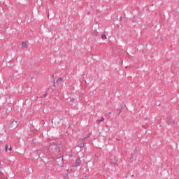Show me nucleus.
<instances>
[{"label":"nucleus","mask_w":179,"mask_h":179,"mask_svg":"<svg viewBox=\"0 0 179 179\" xmlns=\"http://www.w3.org/2000/svg\"><path fill=\"white\" fill-rule=\"evenodd\" d=\"M167 121L169 124H174V122H176V121L174 120V118H173V116H169L167 117Z\"/></svg>","instance_id":"1"},{"label":"nucleus","mask_w":179,"mask_h":179,"mask_svg":"<svg viewBox=\"0 0 179 179\" xmlns=\"http://www.w3.org/2000/svg\"><path fill=\"white\" fill-rule=\"evenodd\" d=\"M104 121V117H101V120H97L96 122L97 124H100V122H103Z\"/></svg>","instance_id":"2"},{"label":"nucleus","mask_w":179,"mask_h":179,"mask_svg":"<svg viewBox=\"0 0 179 179\" xmlns=\"http://www.w3.org/2000/svg\"><path fill=\"white\" fill-rule=\"evenodd\" d=\"M22 47L24 48H27V43H26V42H22Z\"/></svg>","instance_id":"3"},{"label":"nucleus","mask_w":179,"mask_h":179,"mask_svg":"<svg viewBox=\"0 0 179 179\" xmlns=\"http://www.w3.org/2000/svg\"><path fill=\"white\" fill-rule=\"evenodd\" d=\"M55 149L57 152H59V146L58 145H55Z\"/></svg>","instance_id":"4"},{"label":"nucleus","mask_w":179,"mask_h":179,"mask_svg":"<svg viewBox=\"0 0 179 179\" xmlns=\"http://www.w3.org/2000/svg\"><path fill=\"white\" fill-rule=\"evenodd\" d=\"M97 34H98L97 31H94L92 33V36H97Z\"/></svg>","instance_id":"5"},{"label":"nucleus","mask_w":179,"mask_h":179,"mask_svg":"<svg viewBox=\"0 0 179 179\" xmlns=\"http://www.w3.org/2000/svg\"><path fill=\"white\" fill-rule=\"evenodd\" d=\"M102 38H104L105 40H107V36L105 34H103L102 36Z\"/></svg>","instance_id":"6"},{"label":"nucleus","mask_w":179,"mask_h":179,"mask_svg":"<svg viewBox=\"0 0 179 179\" xmlns=\"http://www.w3.org/2000/svg\"><path fill=\"white\" fill-rule=\"evenodd\" d=\"M8 150L9 147L8 146V145H6V152H8Z\"/></svg>","instance_id":"7"},{"label":"nucleus","mask_w":179,"mask_h":179,"mask_svg":"<svg viewBox=\"0 0 179 179\" xmlns=\"http://www.w3.org/2000/svg\"><path fill=\"white\" fill-rule=\"evenodd\" d=\"M113 164H115L117 163V160L114 159V160L113 161Z\"/></svg>","instance_id":"8"},{"label":"nucleus","mask_w":179,"mask_h":179,"mask_svg":"<svg viewBox=\"0 0 179 179\" xmlns=\"http://www.w3.org/2000/svg\"><path fill=\"white\" fill-rule=\"evenodd\" d=\"M9 150H12V148H9Z\"/></svg>","instance_id":"9"},{"label":"nucleus","mask_w":179,"mask_h":179,"mask_svg":"<svg viewBox=\"0 0 179 179\" xmlns=\"http://www.w3.org/2000/svg\"><path fill=\"white\" fill-rule=\"evenodd\" d=\"M68 173H69V169L67 170Z\"/></svg>","instance_id":"10"},{"label":"nucleus","mask_w":179,"mask_h":179,"mask_svg":"<svg viewBox=\"0 0 179 179\" xmlns=\"http://www.w3.org/2000/svg\"><path fill=\"white\" fill-rule=\"evenodd\" d=\"M121 113V110H120L119 113Z\"/></svg>","instance_id":"11"},{"label":"nucleus","mask_w":179,"mask_h":179,"mask_svg":"<svg viewBox=\"0 0 179 179\" xmlns=\"http://www.w3.org/2000/svg\"><path fill=\"white\" fill-rule=\"evenodd\" d=\"M59 80H61V78H59Z\"/></svg>","instance_id":"12"},{"label":"nucleus","mask_w":179,"mask_h":179,"mask_svg":"<svg viewBox=\"0 0 179 179\" xmlns=\"http://www.w3.org/2000/svg\"><path fill=\"white\" fill-rule=\"evenodd\" d=\"M85 179H87V178H85Z\"/></svg>","instance_id":"13"}]
</instances>
